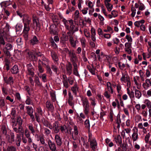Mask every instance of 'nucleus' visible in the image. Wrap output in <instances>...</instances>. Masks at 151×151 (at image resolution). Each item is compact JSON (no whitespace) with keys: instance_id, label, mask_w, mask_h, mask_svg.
<instances>
[{"instance_id":"nucleus-34","label":"nucleus","mask_w":151,"mask_h":151,"mask_svg":"<svg viewBox=\"0 0 151 151\" xmlns=\"http://www.w3.org/2000/svg\"><path fill=\"white\" fill-rule=\"evenodd\" d=\"M26 109L27 110V113L29 115L33 114L34 112L33 109L32 107L27 106L26 107Z\"/></svg>"},{"instance_id":"nucleus-35","label":"nucleus","mask_w":151,"mask_h":151,"mask_svg":"<svg viewBox=\"0 0 151 151\" xmlns=\"http://www.w3.org/2000/svg\"><path fill=\"white\" fill-rule=\"evenodd\" d=\"M135 97L138 99H139L142 96V93L139 90L135 89L134 90Z\"/></svg>"},{"instance_id":"nucleus-41","label":"nucleus","mask_w":151,"mask_h":151,"mask_svg":"<svg viewBox=\"0 0 151 151\" xmlns=\"http://www.w3.org/2000/svg\"><path fill=\"white\" fill-rule=\"evenodd\" d=\"M104 31L106 32H109L111 34H112L114 32L113 29L111 27L109 26H107L106 29L104 30Z\"/></svg>"},{"instance_id":"nucleus-4","label":"nucleus","mask_w":151,"mask_h":151,"mask_svg":"<svg viewBox=\"0 0 151 151\" xmlns=\"http://www.w3.org/2000/svg\"><path fill=\"white\" fill-rule=\"evenodd\" d=\"M88 141L90 143V147L93 150L95 151L97 147V143L96 139L92 137L91 134H89Z\"/></svg>"},{"instance_id":"nucleus-42","label":"nucleus","mask_w":151,"mask_h":151,"mask_svg":"<svg viewBox=\"0 0 151 151\" xmlns=\"http://www.w3.org/2000/svg\"><path fill=\"white\" fill-rule=\"evenodd\" d=\"M80 40L82 47L83 48L85 47L86 43V40L85 38L83 37H82L80 38Z\"/></svg>"},{"instance_id":"nucleus-22","label":"nucleus","mask_w":151,"mask_h":151,"mask_svg":"<svg viewBox=\"0 0 151 151\" xmlns=\"http://www.w3.org/2000/svg\"><path fill=\"white\" fill-rule=\"evenodd\" d=\"M85 4L88 6L87 8H88V9H93V11H94L93 8L94 5V2L93 3L90 0H87L85 1Z\"/></svg>"},{"instance_id":"nucleus-10","label":"nucleus","mask_w":151,"mask_h":151,"mask_svg":"<svg viewBox=\"0 0 151 151\" xmlns=\"http://www.w3.org/2000/svg\"><path fill=\"white\" fill-rule=\"evenodd\" d=\"M142 86L144 88L147 90L151 86V81L150 79L147 78L142 83Z\"/></svg>"},{"instance_id":"nucleus-54","label":"nucleus","mask_w":151,"mask_h":151,"mask_svg":"<svg viewBox=\"0 0 151 151\" xmlns=\"http://www.w3.org/2000/svg\"><path fill=\"white\" fill-rule=\"evenodd\" d=\"M131 100L133 99L134 98V93L133 91H131L127 93Z\"/></svg>"},{"instance_id":"nucleus-23","label":"nucleus","mask_w":151,"mask_h":151,"mask_svg":"<svg viewBox=\"0 0 151 151\" xmlns=\"http://www.w3.org/2000/svg\"><path fill=\"white\" fill-rule=\"evenodd\" d=\"M115 142L117 144L120 145L122 143V139L119 134L117 135L114 137Z\"/></svg>"},{"instance_id":"nucleus-44","label":"nucleus","mask_w":151,"mask_h":151,"mask_svg":"<svg viewBox=\"0 0 151 151\" xmlns=\"http://www.w3.org/2000/svg\"><path fill=\"white\" fill-rule=\"evenodd\" d=\"M25 103L27 105H33V102L32 99L28 96H27V99L25 101Z\"/></svg>"},{"instance_id":"nucleus-24","label":"nucleus","mask_w":151,"mask_h":151,"mask_svg":"<svg viewBox=\"0 0 151 151\" xmlns=\"http://www.w3.org/2000/svg\"><path fill=\"white\" fill-rule=\"evenodd\" d=\"M78 86L76 84H75L71 88V90L73 92L74 95L75 96H77V92L78 91Z\"/></svg>"},{"instance_id":"nucleus-57","label":"nucleus","mask_w":151,"mask_h":151,"mask_svg":"<svg viewBox=\"0 0 151 151\" xmlns=\"http://www.w3.org/2000/svg\"><path fill=\"white\" fill-rule=\"evenodd\" d=\"M150 136V134L149 133H148L145 135V140L146 143H148L149 142V138Z\"/></svg>"},{"instance_id":"nucleus-63","label":"nucleus","mask_w":151,"mask_h":151,"mask_svg":"<svg viewBox=\"0 0 151 151\" xmlns=\"http://www.w3.org/2000/svg\"><path fill=\"white\" fill-rule=\"evenodd\" d=\"M39 140L42 145H47V144L45 143L44 138L42 136H40Z\"/></svg>"},{"instance_id":"nucleus-51","label":"nucleus","mask_w":151,"mask_h":151,"mask_svg":"<svg viewBox=\"0 0 151 151\" xmlns=\"http://www.w3.org/2000/svg\"><path fill=\"white\" fill-rule=\"evenodd\" d=\"M98 18L100 20V24L102 25H104V17L101 16L100 14H99Z\"/></svg>"},{"instance_id":"nucleus-33","label":"nucleus","mask_w":151,"mask_h":151,"mask_svg":"<svg viewBox=\"0 0 151 151\" xmlns=\"http://www.w3.org/2000/svg\"><path fill=\"white\" fill-rule=\"evenodd\" d=\"M84 35L87 38H90L91 37L90 33L88 29L85 28L83 30Z\"/></svg>"},{"instance_id":"nucleus-28","label":"nucleus","mask_w":151,"mask_h":151,"mask_svg":"<svg viewBox=\"0 0 151 151\" xmlns=\"http://www.w3.org/2000/svg\"><path fill=\"white\" fill-rule=\"evenodd\" d=\"M11 72L12 74H16L19 72L18 67L17 65H14L11 70Z\"/></svg>"},{"instance_id":"nucleus-40","label":"nucleus","mask_w":151,"mask_h":151,"mask_svg":"<svg viewBox=\"0 0 151 151\" xmlns=\"http://www.w3.org/2000/svg\"><path fill=\"white\" fill-rule=\"evenodd\" d=\"M145 20L144 19H142L139 21H136L135 22L134 24V25L135 26L137 27H140V24H143L145 23Z\"/></svg>"},{"instance_id":"nucleus-60","label":"nucleus","mask_w":151,"mask_h":151,"mask_svg":"<svg viewBox=\"0 0 151 151\" xmlns=\"http://www.w3.org/2000/svg\"><path fill=\"white\" fill-rule=\"evenodd\" d=\"M138 9L139 10L143 11L145 9V6L143 4L139 3V6Z\"/></svg>"},{"instance_id":"nucleus-46","label":"nucleus","mask_w":151,"mask_h":151,"mask_svg":"<svg viewBox=\"0 0 151 151\" xmlns=\"http://www.w3.org/2000/svg\"><path fill=\"white\" fill-rule=\"evenodd\" d=\"M89 99L91 101V105L93 106V108H94V106L96 105L95 98H92V97H90Z\"/></svg>"},{"instance_id":"nucleus-1","label":"nucleus","mask_w":151,"mask_h":151,"mask_svg":"<svg viewBox=\"0 0 151 151\" xmlns=\"http://www.w3.org/2000/svg\"><path fill=\"white\" fill-rule=\"evenodd\" d=\"M31 18L28 15H24L22 18V22L24 24V28L22 33V35L25 40H28L29 32L30 28L35 29V28L37 31L40 30V24L39 20L37 18L33 17L32 22H31Z\"/></svg>"},{"instance_id":"nucleus-47","label":"nucleus","mask_w":151,"mask_h":151,"mask_svg":"<svg viewBox=\"0 0 151 151\" xmlns=\"http://www.w3.org/2000/svg\"><path fill=\"white\" fill-rule=\"evenodd\" d=\"M5 105V102L4 99L2 97L0 98V108L4 107Z\"/></svg>"},{"instance_id":"nucleus-29","label":"nucleus","mask_w":151,"mask_h":151,"mask_svg":"<svg viewBox=\"0 0 151 151\" xmlns=\"http://www.w3.org/2000/svg\"><path fill=\"white\" fill-rule=\"evenodd\" d=\"M110 92L109 91L106 90V88L105 90V91L103 94L104 96L107 99H108L109 101L110 102L111 99V95Z\"/></svg>"},{"instance_id":"nucleus-18","label":"nucleus","mask_w":151,"mask_h":151,"mask_svg":"<svg viewBox=\"0 0 151 151\" xmlns=\"http://www.w3.org/2000/svg\"><path fill=\"white\" fill-rule=\"evenodd\" d=\"M46 107L49 111H53L54 109V107L52 104L49 101H48L46 103Z\"/></svg>"},{"instance_id":"nucleus-62","label":"nucleus","mask_w":151,"mask_h":151,"mask_svg":"<svg viewBox=\"0 0 151 151\" xmlns=\"http://www.w3.org/2000/svg\"><path fill=\"white\" fill-rule=\"evenodd\" d=\"M85 125L86 127L88 129H89L90 128V124L89 121L88 119H86L84 122Z\"/></svg>"},{"instance_id":"nucleus-49","label":"nucleus","mask_w":151,"mask_h":151,"mask_svg":"<svg viewBox=\"0 0 151 151\" xmlns=\"http://www.w3.org/2000/svg\"><path fill=\"white\" fill-rule=\"evenodd\" d=\"M79 17V11L76 10L74 14V19L75 20H77Z\"/></svg>"},{"instance_id":"nucleus-59","label":"nucleus","mask_w":151,"mask_h":151,"mask_svg":"<svg viewBox=\"0 0 151 151\" xmlns=\"http://www.w3.org/2000/svg\"><path fill=\"white\" fill-rule=\"evenodd\" d=\"M68 81V80H62L63 86L66 88H68L69 87Z\"/></svg>"},{"instance_id":"nucleus-6","label":"nucleus","mask_w":151,"mask_h":151,"mask_svg":"<svg viewBox=\"0 0 151 151\" xmlns=\"http://www.w3.org/2000/svg\"><path fill=\"white\" fill-rule=\"evenodd\" d=\"M91 39L92 41H90V45L92 47H94L95 46V44L94 42L96 41V32L95 29L92 27L91 30Z\"/></svg>"},{"instance_id":"nucleus-15","label":"nucleus","mask_w":151,"mask_h":151,"mask_svg":"<svg viewBox=\"0 0 151 151\" xmlns=\"http://www.w3.org/2000/svg\"><path fill=\"white\" fill-rule=\"evenodd\" d=\"M55 139L58 146H60L62 144V139L60 137L58 134L55 135Z\"/></svg>"},{"instance_id":"nucleus-11","label":"nucleus","mask_w":151,"mask_h":151,"mask_svg":"<svg viewBox=\"0 0 151 151\" xmlns=\"http://www.w3.org/2000/svg\"><path fill=\"white\" fill-rule=\"evenodd\" d=\"M38 62L42 65H45L46 66L47 65H49V60L44 56H42L41 57V59H39L38 61Z\"/></svg>"},{"instance_id":"nucleus-9","label":"nucleus","mask_w":151,"mask_h":151,"mask_svg":"<svg viewBox=\"0 0 151 151\" xmlns=\"http://www.w3.org/2000/svg\"><path fill=\"white\" fill-rule=\"evenodd\" d=\"M10 28V26L9 24L6 23L5 27L4 28L3 30L2 34L3 36L7 38L9 35V30Z\"/></svg>"},{"instance_id":"nucleus-32","label":"nucleus","mask_w":151,"mask_h":151,"mask_svg":"<svg viewBox=\"0 0 151 151\" xmlns=\"http://www.w3.org/2000/svg\"><path fill=\"white\" fill-rule=\"evenodd\" d=\"M139 77L138 76L134 77L133 78V81L137 86V88L139 89Z\"/></svg>"},{"instance_id":"nucleus-12","label":"nucleus","mask_w":151,"mask_h":151,"mask_svg":"<svg viewBox=\"0 0 151 151\" xmlns=\"http://www.w3.org/2000/svg\"><path fill=\"white\" fill-rule=\"evenodd\" d=\"M48 144L50 150L52 151H55L56 150V146L54 142L49 140L48 142Z\"/></svg>"},{"instance_id":"nucleus-53","label":"nucleus","mask_w":151,"mask_h":151,"mask_svg":"<svg viewBox=\"0 0 151 151\" xmlns=\"http://www.w3.org/2000/svg\"><path fill=\"white\" fill-rule=\"evenodd\" d=\"M46 70L47 73H49L50 75H51L52 73V72L50 68V67L49 65H47L46 66Z\"/></svg>"},{"instance_id":"nucleus-27","label":"nucleus","mask_w":151,"mask_h":151,"mask_svg":"<svg viewBox=\"0 0 151 151\" xmlns=\"http://www.w3.org/2000/svg\"><path fill=\"white\" fill-rule=\"evenodd\" d=\"M39 41L35 36L33 37V38L30 40V43L32 45H34L38 43Z\"/></svg>"},{"instance_id":"nucleus-5","label":"nucleus","mask_w":151,"mask_h":151,"mask_svg":"<svg viewBox=\"0 0 151 151\" xmlns=\"http://www.w3.org/2000/svg\"><path fill=\"white\" fill-rule=\"evenodd\" d=\"M132 134L130 138L132 139L133 142H134L137 141L139 139L138 134V129L137 127H134L132 129Z\"/></svg>"},{"instance_id":"nucleus-56","label":"nucleus","mask_w":151,"mask_h":151,"mask_svg":"<svg viewBox=\"0 0 151 151\" xmlns=\"http://www.w3.org/2000/svg\"><path fill=\"white\" fill-rule=\"evenodd\" d=\"M78 139V140L79 142L80 143H81V142H83V145H86V147H88V145L85 143V142L84 140V138L82 137H79Z\"/></svg>"},{"instance_id":"nucleus-16","label":"nucleus","mask_w":151,"mask_h":151,"mask_svg":"<svg viewBox=\"0 0 151 151\" xmlns=\"http://www.w3.org/2000/svg\"><path fill=\"white\" fill-rule=\"evenodd\" d=\"M69 41L71 46L73 47H76V43L78 42L77 40H75L73 36H70Z\"/></svg>"},{"instance_id":"nucleus-64","label":"nucleus","mask_w":151,"mask_h":151,"mask_svg":"<svg viewBox=\"0 0 151 151\" xmlns=\"http://www.w3.org/2000/svg\"><path fill=\"white\" fill-rule=\"evenodd\" d=\"M22 25L20 24H17L16 27V31L18 32L21 30L22 28Z\"/></svg>"},{"instance_id":"nucleus-61","label":"nucleus","mask_w":151,"mask_h":151,"mask_svg":"<svg viewBox=\"0 0 151 151\" xmlns=\"http://www.w3.org/2000/svg\"><path fill=\"white\" fill-rule=\"evenodd\" d=\"M118 65L119 69L121 70H123L124 68L125 67V65L124 63H122L120 62L118 63Z\"/></svg>"},{"instance_id":"nucleus-26","label":"nucleus","mask_w":151,"mask_h":151,"mask_svg":"<svg viewBox=\"0 0 151 151\" xmlns=\"http://www.w3.org/2000/svg\"><path fill=\"white\" fill-rule=\"evenodd\" d=\"M15 141L18 147L19 146L21 141V139L20 134H16V138Z\"/></svg>"},{"instance_id":"nucleus-25","label":"nucleus","mask_w":151,"mask_h":151,"mask_svg":"<svg viewBox=\"0 0 151 151\" xmlns=\"http://www.w3.org/2000/svg\"><path fill=\"white\" fill-rule=\"evenodd\" d=\"M106 87L107 91L110 92L111 93L113 94L114 90L112 87V84L109 82H108L106 83Z\"/></svg>"},{"instance_id":"nucleus-21","label":"nucleus","mask_w":151,"mask_h":151,"mask_svg":"<svg viewBox=\"0 0 151 151\" xmlns=\"http://www.w3.org/2000/svg\"><path fill=\"white\" fill-rule=\"evenodd\" d=\"M53 128L54 132L55 133H58L60 130L59 127L58 123L55 122L53 124Z\"/></svg>"},{"instance_id":"nucleus-20","label":"nucleus","mask_w":151,"mask_h":151,"mask_svg":"<svg viewBox=\"0 0 151 151\" xmlns=\"http://www.w3.org/2000/svg\"><path fill=\"white\" fill-rule=\"evenodd\" d=\"M51 55L53 60L54 61L57 62L58 61V56L55 52L53 51H51Z\"/></svg>"},{"instance_id":"nucleus-58","label":"nucleus","mask_w":151,"mask_h":151,"mask_svg":"<svg viewBox=\"0 0 151 151\" xmlns=\"http://www.w3.org/2000/svg\"><path fill=\"white\" fill-rule=\"evenodd\" d=\"M126 39L129 42L132 43V39L131 36L129 35H127L125 36Z\"/></svg>"},{"instance_id":"nucleus-38","label":"nucleus","mask_w":151,"mask_h":151,"mask_svg":"<svg viewBox=\"0 0 151 151\" xmlns=\"http://www.w3.org/2000/svg\"><path fill=\"white\" fill-rule=\"evenodd\" d=\"M8 142L9 143H12L15 141V135L14 133H10V137L8 139Z\"/></svg>"},{"instance_id":"nucleus-52","label":"nucleus","mask_w":151,"mask_h":151,"mask_svg":"<svg viewBox=\"0 0 151 151\" xmlns=\"http://www.w3.org/2000/svg\"><path fill=\"white\" fill-rule=\"evenodd\" d=\"M140 114L142 115L144 117L146 118L147 116V112L145 110H142Z\"/></svg>"},{"instance_id":"nucleus-13","label":"nucleus","mask_w":151,"mask_h":151,"mask_svg":"<svg viewBox=\"0 0 151 151\" xmlns=\"http://www.w3.org/2000/svg\"><path fill=\"white\" fill-rule=\"evenodd\" d=\"M4 80L5 82L7 84L12 85L14 83V80L12 77L10 76L9 78L4 77Z\"/></svg>"},{"instance_id":"nucleus-48","label":"nucleus","mask_w":151,"mask_h":151,"mask_svg":"<svg viewBox=\"0 0 151 151\" xmlns=\"http://www.w3.org/2000/svg\"><path fill=\"white\" fill-rule=\"evenodd\" d=\"M41 64L38 62V70L39 72L41 73H43L44 71V69L42 66Z\"/></svg>"},{"instance_id":"nucleus-55","label":"nucleus","mask_w":151,"mask_h":151,"mask_svg":"<svg viewBox=\"0 0 151 151\" xmlns=\"http://www.w3.org/2000/svg\"><path fill=\"white\" fill-rule=\"evenodd\" d=\"M1 131L2 133L6 135L7 133L6 127L5 126L3 125L1 128Z\"/></svg>"},{"instance_id":"nucleus-36","label":"nucleus","mask_w":151,"mask_h":151,"mask_svg":"<svg viewBox=\"0 0 151 151\" xmlns=\"http://www.w3.org/2000/svg\"><path fill=\"white\" fill-rule=\"evenodd\" d=\"M144 103L145 104L149 109L151 108V101L148 99H145L144 101Z\"/></svg>"},{"instance_id":"nucleus-45","label":"nucleus","mask_w":151,"mask_h":151,"mask_svg":"<svg viewBox=\"0 0 151 151\" xmlns=\"http://www.w3.org/2000/svg\"><path fill=\"white\" fill-rule=\"evenodd\" d=\"M50 31L51 34H52L54 35H56L57 33V32L55 27L54 29L52 28V26L50 27Z\"/></svg>"},{"instance_id":"nucleus-19","label":"nucleus","mask_w":151,"mask_h":151,"mask_svg":"<svg viewBox=\"0 0 151 151\" xmlns=\"http://www.w3.org/2000/svg\"><path fill=\"white\" fill-rule=\"evenodd\" d=\"M72 65L70 63H69L68 64L66 65V69L67 72V73L68 75H70L72 73Z\"/></svg>"},{"instance_id":"nucleus-2","label":"nucleus","mask_w":151,"mask_h":151,"mask_svg":"<svg viewBox=\"0 0 151 151\" xmlns=\"http://www.w3.org/2000/svg\"><path fill=\"white\" fill-rule=\"evenodd\" d=\"M62 22L66 29L69 31L74 33L78 30V27L74 23L72 19H70L68 20L63 18L62 19Z\"/></svg>"},{"instance_id":"nucleus-31","label":"nucleus","mask_w":151,"mask_h":151,"mask_svg":"<svg viewBox=\"0 0 151 151\" xmlns=\"http://www.w3.org/2000/svg\"><path fill=\"white\" fill-rule=\"evenodd\" d=\"M73 73L74 75L76 76L79 75L78 73V71L77 65L75 62H73Z\"/></svg>"},{"instance_id":"nucleus-43","label":"nucleus","mask_w":151,"mask_h":151,"mask_svg":"<svg viewBox=\"0 0 151 151\" xmlns=\"http://www.w3.org/2000/svg\"><path fill=\"white\" fill-rule=\"evenodd\" d=\"M29 129L31 131V133L33 135L35 132V130L33 125L32 124H30L28 125Z\"/></svg>"},{"instance_id":"nucleus-30","label":"nucleus","mask_w":151,"mask_h":151,"mask_svg":"<svg viewBox=\"0 0 151 151\" xmlns=\"http://www.w3.org/2000/svg\"><path fill=\"white\" fill-rule=\"evenodd\" d=\"M3 151H17L16 149L14 147L11 146H8L6 150L4 147H3Z\"/></svg>"},{"instance_id":"nucleus-39","label":"nucleus","mask_w":151,"mask_h":151,"mask_svg":"<svg viewBox=\"0 0 151 151\" xmlns=\"http://www.w3.org/2000/svg\"><path fill=\"white\" fill-rule=\"evenodd\" d=\"M60 129L63 133H68V129L66 126L64 125L60 126Z\"/></svg>"},{"instance_id":"nucleus-14","label":"nucleus","mask_w":151,"mask_h":151,"mask_svg":"<svg viewBox=\"0 0 151 151\" xmlns=\"http://www.w3.org/2000/svg\"><path fill=\"white\" fill-rule=\"evenodd\" d=\"M24 134L28 139V143L30 144L32 142V140L30 137L29 132L27 129L24 130Z\"/></svg>"},{"instance_id":"nucleus-37","label":"nucleus","mask_w":151,"mask_h":151,"mask_svg":"<svg viewBox=\"0 0 151 151\" xmlns=\"http://www.w3.org/2000/svg\"><path fill=\"white\" fill-rule=\"evenodd\" d=\"M27 55L29 57V58L32 60H35V57L34 53L30 51L27 52Z\"/></svg>"},{"instance_id":"nucleus-7","label":"nucleus","mask_w":151,"mask_h":151,"mask_svg":"<svg viewBox=\"0 0 151 151\" xmlns=\"http://www.w3.org/2000/svg\"><path fill=\"white\" fill-rule=\"evenodd\" d=\"M26 67L27 68V73L28 75L33 77L35 74V68L31 63L27 64Z\"/></svg>"},{"instance_id":"nucleus-3","label":"nucleus","mask_w":151,"mask_h":151,"mask_svg":"<svg viewBox=\"0 0 151 151\" xmlns=\"http://www.w3.org/2000/svg\"><path fill=\"white\" fill-rule=\"evenodd\" d=\"M81 101L82 103L83 111L84 114L87 115L89 111L90 104L88 98L86 97H81Z\"/></svg>"},{"instance_id":"nucleus-17","label":"nucleus","mask_w":151,"mask_h":151,"mask_svg":"<svg viewBox=\"0 0 151 151\" xmlns=\"http://www.w3.org/2000/svg\"><path fill=\"white\" fill-rule=\"evenodd\" d=\"M111 0H104V4L109 11H111L113 8V6L109 3Z\"/></svg>"},{"instance_id":"nucleus-50","label":"nucleus","mask_w":151,"mask_h":151,"mask_svg":"<svg viewBox=\"0 0 151 151\" xmlns=\"http://www.w3.org/2000/svg\"><path fill=\"white\" fill-rule=\"evenodd\" d=\"M34 81L35 83V86H40V82L39 78L37 76H35Z\"/></svg>"},{"instance_id":"nucleus-8","label":"nucleus","mask_w":151,"mask_h":151,"mask_svg":"<svg viewBox=\"0 0 151 151\" xmlns=\"http://www.w3.org/2000/svg\"><path fill=\"white\" fill-rule=\"evenodd\" d=\"M120 80L122 83L127 82V86L128 87H130V82L128 80L127 78V74L126 73H122V77L120 79Z\"/></svg>"}]
</instances>
